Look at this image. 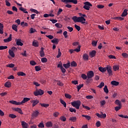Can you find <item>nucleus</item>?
I'll return each instance as SVG.
<instances>
[{"mask_svg":"<svg viewBox=\"0 0 128 128\" xmlns=\"http://www.w3.org/2000/svg\"><path fill=\"white\" fill-rule=\"evenodd\" d=\"M72 20L75 22H81V24H86V18L82 16L78 17L76 16H74L72 18Z\"/></svg>","mask_w":128,"mask_h":128,"instance_id":"1","label":"nucleus"},{"mask_svg":"<svg viewBox=\"0 0 128 128\" xmlns=\"http://www.w3.org/2000/svg\"><path fill=\"white\" fill-rule=\"evenodd\" d=\"M80 104H82V102L80 100L74 101L71 102L72 106L74 108H76V110H80Z\"/></svg>","mask_w":128,"mask_h":128,"instance_id":"2","label":"nucleus"},{"mask_svg":"<svg viewBox=\"0 0 128 128\" xmlns=\"http://www.w3.org/2000/svg\"><path fill=\"white\" fill-rule=\"evenodd\" d=\"M84 5L83 6V8H84V10H90V6H92V4L89 2H84Z\"/></svg>","mask_w":128,"mask_h":128,"instance_id":"3","label":"nucleus"},{"mask_svg":"<svg viewBox=\"0 0 128 128\" xmlns=\"http://www.w3.org/2000/svg\"><path fill=\"white\" fill-rule=\"evenodd\" d=\"M106 70H107L108 74V76H110L114 74V73L112 72V66L108 65L106 67Z\"/></svg>","mask_w":128,"mask_h":128,"instance_id":"4","label":"nucleus"},{"mask_svg":"<svg viewBox=\"0 0 128 128\" xmlns=\"http://www.w3.org/2000/svg\"><path fill=\"white\" fill-rule=\"evenodd\" d=\"M87 80H90V78H92L94 76V73L92 70H90L87 73Z\"/></svg>","mask_w":128,"mask_h":128,"instance_id":"5","label":"nucleus"},{"mask_svg":"<svg viewBox=\"0 0 128 128\" xmlns=\"http://www.w3.org/2000/svg\"><path fill=\"white\" fill-rule=\"evenodd\" d=\"M44 92L40 89L34 92L36 96H42V94H44Z\"/></svg>","mask_w":128,"mask_h":128,"instance_id":"6","label":"nucleus"},{"mask_svg":"<svg viewBox=\"0 0 128 128\" xmlns=\"http://www.w3.org/2000/svg\"><path fill=\"white\" fill-rule=\"evenodd\" d=\"M62 2H65V4H68V2H72L74 4H78V0H61Z\"/></svg>","mask_w":128,"mask_h":128,"instance_id":"7","label":"nucleus"},{"mask_svg":"<svg viewBox=\"0 0 128 128\" xmlns=\"http://www.w3.org/2000/svg\"><path fill=\"white\" fill-rule=\"evenodd\" d=\"M69 52L70 54H74V52H80V46H78V48L74 50H72V49L70 50Z\"/></svg>","mask_w":128,"mask_h":128,"instance_id":"8","label":"nucleus"},{"mask_svg":"<svg viewBox=\"0 0 128 128\" xmlns=\"http://www.w3.org/2000/svg\"><path fill=\"white\" fill-rule=\"evenodd\" d=\"M38 114H40V112H38V110H36L32 114V118H36V116H38Z\"/></svg>","mask_w":128,"mask_h":128,"instance_id":"9","label":"nucleus"},{"mask_svg":"<svg viewBox=\"0 0 128 128\" xmlns=\"http://www.w3.org/2000/svg\"><path fill=\"white\" fill-rule=\"evenodd\" d=\"M30 98H24L23 100L20 102V106L25 104V102H28V100H30Z\"/></svg>","mask_w":128,"mask_h":128,"instance_id":"10","label":"nucleus"},{"mask_svg":"<svg viewBox=\"0 0 128 128\" xmlns=\"http://www.w3.org/2000/svg\"><path fill=\"white\" fill-rule=\"evenodd\" d=\"M88 55L86 54H84L82 55V59L84 60L85 62H88Z\"/></svg>","mask_w":128,"mask_h":128,"instance_id":"11","label":"nucleus"},{"mask_svg":"<svg viewBox=\"0 0 128 128\" xmlns=\"http://www.w3.org/2000/svg\"><path fill=\"white\" fill-rule=\"evenodd\" d=\"M9 102L12 104H16V106H20V102H18L14 100H10Z\"/></svg>","mask_w":128,"mask_h":128,"instance_id":"12","label":"nucleus"},{"mask_svg":"<svg viewBox=\"0 0 128 128\" xmlns=\"http://www.w3.org/2000/svg\"><path fill=\"white\" fill-rule=\"evenodd\" d=\"M31 102L32 104V106L34 107L36 106L38 104V102H40V101H38V100H32Z\"/></svg>","mask_w":128,"mask_h":128,"instance_id":"13","label":"nucleus"},{"mask_svg":"<svg viewBox=\"0 0 128 128\" xmlns=\"http://www.w3.org/2000/svg\"><path fill=\"white\" fill-rule=\"evenodd\" d=\"M44 48H40V56H41V58H44Z\"/></svg>","mask_w":128,"mask_h":128,"instance_id":"14","label":"nucleus"},{"mask_svg":"<svg viewBox=\"0 0 128 128\" xmlns=\"http://www.w3.org/2000/svg\"><path fill=\"white\" fill-rule=\"evenodd\" d=\"M21 124L22 126V128H28V123L24 121L21 122Z\"/></svg>","mask_w":128,"mask_h":128,"instance_id":"15","label":"nucleus"},{"mask_svg":"<svg viewBox=\"0 0 128 128\" xmlns=\"http://www.w3.org/2000/svg\"><path fill=\"white\" fill-rule=\"evenodd\" d=\"M4 42H12V34H10L9 37L6 39L4 40Z\"/></svg>","mask_w":128,"mask_h":128,"instance_id":"16","label":"nucleus"},{"mask_svg":"<svg viewBox=\"0 0 128 128\" xmlns=\"http://www.w3.org/2000/svg\"><path fill=\"white\" fill-rule=\"evenodd\" d=\"M14 110L15 112H18L19 114H22L24 113H22V109L20 108H14Z\"/></svg>","mask_w":128,"mask_h":128,"instance_id":"17","label":"nucleus"},{"mask_svg":"<svg viewBox=\"0 0 128 128\" xmlns=\"http://www.w3.org/2000/svg\"><path fill=\"white\" fill-rule=\"evenodd\" d=\"M90 54L91 58H94V56H96V51L93 50L90 52Z\"/></svg>","mask_w":128,"mask_h":128,"instance_id":"18","label":"nucleus"},{"mask_svg":"<svg viewBox=\"0 0 128 128\" xmlns=\"http://www.w3.org/2000/svg\"><path fill=\"white\" fill-rule=\"evenodd\" d=\"M16 44L17 46H24V44L22 42V40H20V39H18L16 40Z\"/></svg>","mask_w":128,"mask_h":128,"instance_id":"19","label":"nucleus"},{"mask_svg":"<svg viewBox=\"0 0 128 128\" xmlns=\"http://www.w3.org/2000/svg\"><path fill=\"white\" fill-rule=\"evenodd\" d=\"M17 74L18 76H26V74L22 72H19L17 73Z\"/></svg>","mask_w":128,"mask_h":128,"instance_id":"20","label":"nucleus"},{"mask_svg":"<svg viewBox=\"0 0 128 128\" xmlns=\"http://www.w3.org/2000/svg\"><path fill=\"white\" fill-rule=\"evenodd\" d=\"M128 16V10L124 9L121 15V16Z\"/></svg>","mask_w":128,"mask_h":128,"instance_id":"21","label":"nucleus"},{"mask_svg":"<svg viewBox=\"0 0 128 128\" xmlns=\"http://www.w3.org/2000/svg\"><path fill=\"white\" fill-rule=\"evenodd\" d=\"M114 102L116 106H122V102L120 100H116Z\"/></svg>","mask_w":128,"mask_h":128,"instance_id":"22","label":"nucleus"},{"mask_svg":"<svg viewBox=\"0 0 128 128\" xmlns=\"http://www.w3.org/2000/svg\"><path fill=\"white\" fill-rule=\"evenodd\" d=\"M98 70L101 72H106V68L99 67Z\"/></svg>","mask_w":128,"mask_h":128,"instance_id":"23","label":"nucleus"},{"mask_svg":"<svg viewBox=\"0 0 128 128\" xmlns=\"http://www.w3.org/2000/svg\"><path fill=\"white\" fill-rule=\"evenodd\" d=\"M58 39L54 38L52 40H51V42L52 44H58Z\"/></svg>","mask_w":128,"mask_h":128,"instance_id":"24","label":"nucleus"},{"mask_svg":"<svg viewBox=\"0 0 128 128\" xmlns=\"http://www.w3.org/2000/svg\"><path fill=\"white\" fill-rule=\"evenodd\" d=\"M113 70H114V72H116V70H120V66L114 65L113 66Z\"/></svg>","mask_w":128,"mask_h":128,"instance_id":"25","label":"nucleus"},{"mask_svg":"<svg viewBox=\"0 0 128 128\" xmlns=\"http://www.w3.org/2000/svg\"><path fill=\"white\" fill-rule=\"evenodd\" d=\"M4 86H6V88H10V86H12V84L10 82H6L4 84Z\"/></svg>","mask_w":128,"mask_h":128,"instance_id":"26","label":"nucleus"},{"mask_svg":"<svg viewBox=\"0 0 128 128\" xmlns=\"http://www.w3.org/2000/svg\"><path fill=\"white\" fill-rule=\"evenodd\" d=\"M8 53L12 58H14V51H12V50H9Z\"/></svg>","mask_w":128,"mask_h":128,"instance_id":"27","label":"nucleus"},{"mask_svg":"<svg viewBox=\"0 0 128 128\" xmlns=\"http://www.w3.org/2000/svg\"><path fill=\"white\" fill-rule=\"evenodd\" d=\"M46 126L47 128H52V122H48L46 123Z\"/></svg>","mask_w":128,"mask_h":128,"instance_id":"28","label":"nucleus"},{"mask_svg":"<svg viewBox=\"0 0 128 128\" xmlns=\"http://www.w3.org/2000/svg\"><path fill=\"white\" fill-rule=\"evenodd\" d=\"M19 10L22 12H24V14H28V12L26 11V10L25 8H24L22 7H20L19 8Z\"/></svg>","mask_w":128,"mask_h":128,"instance_id":"29","label":"nucleus"},{"mask_svg":"<svg viewBox=\"0 0 128 128\" xmlns=\"http://www.w3.org/2000/svg\"><path fill=\"white\" fill-rule=\"evenodd\" d=\"M111 84H112V86H118V84H120V83L116 80H113L112 82H111Z\"/></svg>","mask_w":128,"mask_h":128,"instance_id":"30","label":"nucleus"},{"mask_svg":"<svg viewBox=\"0 0 128 128\" xmlns=\"http://www.w3.org/2000/svg\"><path fill=\"white\" fill-rule=\"evenodd\" d=\"M63 66L66 68H69L70 66V63L68 62L66 64H63Z\"/></svg>","mask_w":128,"mask_h":128,"instance_id":"31","label":"nucleus"},{"mask_svg":"<svg viewBox=\"0 0 128 128\" xmlns=\"http://www.w3.org/2000/svg\"><path fill=\"white\" fill-rule=\"evenodd\" d=\"M60 102L62 104H63L64 108H66V102L62 100V99H60Z\"/></svg>","mask_w":128,"mask_h":128,"instance_id":"32","label":"nucleus"},{"mask_svg":"<svg viewBox=\"0 0 128 128\" xmlns=\"http://www.w3.org/2000/svg\"><path fill=\"white\" fill-rule=\"evenodd\" d=\"M32 46H35V48H38V42L37 41H33Z\"/></svg>","mask_w":128,"mask_h":128,"instance_id":"33","label":"nucleus"},{"mask_svg":"<svg viewBox=\"0 0 128 128\" xmlns=\"http://www.w3.org/2000/svg\"><path fill=\"white\" fill-rule=\"evenodd\" d=\"M62 56V52H60V48H58V54L56 56L57 58H59Z\"/></svg>","mask_w":128,"mask_h":128,"instance_id":"34","label":"nucleus"},{"mask_svg":"<svg viewBox=\"0 0 128 128\" xmlns=\"http://www.w3.org/2000/svg\"><path fill=\"white\" fill-rule=\"evenodd\" d=\"M114 20H124V18H122V17L117 16V17H114Z\"/></svg>","mask_w":128,"mask_h":128,"instance_id":"35","label":"nucleus"},{"mask_svg":"<svg viewBox=\"0 0 128 128\" xmlns=\"http://www.w3.org/2000/svg\"><path fill=\"white\" fill-rule=\"evenodd\" d=\"M12 29L15 32H18V26L16 24H13L12 26Z\"/></svg>","mask_w":128,"mask_h":128,"instance_id":"36","label":"nucleus"},{"mask_svg":"<svg viewBox=\"0 0 128 128\" xmlns=\"http://www.w3.org/2000/svg\"><path fill=\"white\" fill-rule=\"evenodd\" d=\"M55 26H56V28H62V25L58 23H56L55 24Z\"/></svg>","mask_w":128,"mask_h":128,"instance_id":"37","label":"nucleus"},{"mask_svg":"<svg viewBox=\"0 0 128 128\" xmlns=\"http://www.w3.org/2000/svg\"><path fill=\"white\" fill-rule=\"evenodd\" d=\"M84 87V84H79L78 86H77V90L78 92H80V90L82 88Z\"/></svg>","mask_w":128,"mask_h":128,"instance_id":"38","label":"nucleus"},{"mask_svg":"<svg viewBox=\"0 0 128 128\" xmlns=\"http://www.w3.org/2000/svg\"><path fill=\"white\" fill-rule=\"evenodd\" d=\"M36 32V30L34 28H30V34H34Z\"/></svg>","mask_w":128,"mask_h":128,"instance_id":"39","label":"nucleus"},{"mask_svg":"<svg viewBox=\"0 0 128 128\" xmlns=\"http://www.w3.org/2000/svg\"><path fill=\"white\" fill-rule=\"evenodd\" d=\"M104 90L106 94H108V86H105L104 88Z\"/></svg>","mask_w":128,"mask_h":128,"instance_id":"40","label":"nucleus"},{"mask_svg":"<svg viewBox=\"0 0 128 128\" xmlns=\"http://www.w3.org/2000/svg\"><path fill=\"white\" fill-rule=\"evenodd\" d=\"M41 106H42L43 108H48L50 106V104H40Z\"/></svg>","mask_w":128,"mask_h":128,"instance_id":"41","label":"nucleus"},{"mask_svg":"<svg viewBox=\"0 0 128 128\" xmlns=\"http://www.w3.org/2000/svg\"><path fill=\"white\" fill-rule=\"evenodd\" d=\"M81 78H82L83 80H86L88 78V76H86V74H82Z\"/></svg>","mask_w":128,"mask_h":128,"instance_id":"42","label":"nucleus"},{"mask_svg":"<svg viewBox=\"0 0 128 128\" xmlns=\"http://www.w3.org/2000/svg\"><path fill=\"white\" fill-rule=\"evenodd\" d=\"M30 12H34V14H38V10L34 9V8H31L30 10Z\"/></svg>","mask_w":128,"mask_h":128,"instance_id":"43","label":"nucleus"},{"mask_svg":"<svg viewBox=\"0 0 128 128\" xmlns=\"http://www.w3.org/2000/svg\"><path fill=\"white\" fill-rule=\"evenodd\" d=\"M69 110L70 112H76V110L74 108H70Z\"/></svg>","mask_w":128,"mask_h":128,"instance_id":"44","label":"nucleus"},{"mask_svg":"<svg viewBox=\"0 0 128 128\" xmlns=\"http://www.w3.org/2000/svg\"><path fill=\"white\" fill-rule=\"evenodd\" d=\"M122 56H123V58H128V54L126 52H123L122 53Z\"/></svg>","mask_w":128,"mask_h":128,"instance_id":"45","label":"nucleus"},{"mask_svg":"<svg viewBox=\"0 0 128 128\" xmlns=\"http://www.w3.org/2000/svg\"><path fill=\"white\" fill-rule=\"evenodd\" d=\"M34 68H35L36 72H40V70H42V68H40V66H36L34 67Z\"/></svg>","mask_w":128,"mask_h":128,"instance_id":"46","label":"nucleus"},{"mask_svg":"<svg viewBox=\"0 0 128 128\" xmlns=\"http://www.w3.org/2000/svg\"><path fill=\"white\" fill-rule=\"evenodd\" d=\"M102 86H104V82H101L100 85L98 86V88H102Z\"/></svg>","mask_w":128,"mask_h":128,"instance_id":"47","label":"nucleus"},{"mask_svg":"<svg viewBox=\"0 0 128 128\" xmlns=\"http://www.w3.org/2000/svg\"><path fill=\"white\" fill-rule=\"evenodd\" d=\"M9 118H16V116L14 114H10L8 115Z\"/></svg>","mask_w":128,"mask_h":128,"instance_id":"48","label":"nucleus"},{"mask_svg":"<svg viewBox=\"0 0 128 128\" xmlns=\"http://www.w3.org/2000/svg\"><path fill=\"white\" fill-rule=\"evenodd\" d=\"M70 120H72L73 122H74L76 120V117H71L70 118Z\"/></svg>","mask_w":128,"mask_h":128,"instance_id":"49","label":"nucleus"},{"mask_svg":"<svg viewBox=\"0 0 128 128\" xmlns=\"http://www.w3.org/2000/svg\"><path fill=\"white\" fill-rule=\"evenodd\" d=\"M100 104L101 106H104V104H106V102L105 100H101L100 102Z\"/></svg>","mask_w":128,"mask_h":128,"instance_id":"50","label":"nucleus"},{"mask_svg":"<svg viewBox=\"0 0 128 128\" xmlns=\"http://www.w3.org/2000/svg\"><path fill=\"white\" fill-rule=\"evenodd\" d=\"M65 97L66 98H69L70 100L72 98V96L70 94H64Z\"/></svg>","mask_w":128,"mask_h":128,"instance_id":"51","label":"nucleus"},{"mask_svg":"<svg viewBox=\"0 0 128 128\" xmlns=\"http://www.w3.org/2000/svg\"><path fill=\"white\" fill-rule=\"evenodd\" d=\"M38 128H44V122H40L38 125Z\"/></svg>","mask_w":128,"mask_h":128,"instance_id":"52","label":"nucleus"},{"mask_svg":"<svg viewBox=\"0 0 128 128\" xmlns=\"http://www.w3.org/2000/svg\"><path fill=\"white\" fill-rule=\"evenodd\" d=\"M42 62L44 63L48 62V59L46 58H43L41 59Z\"/></svg>","mask_w":128,"mask_h":128,"instance_id":"53","label":"nucleus"},{"mask_svg":"<svg viewBox=\"0 0 128 128\" xmlns=\"http://www.w3.org/2000/svg\"><path fill=\"white\" fill-rule=\"evenodd\" d=\"M120 108H122V106H116L114 108V110L116 112H118Z\"/></svg>","mask_w":128,"mask_h":128,"instance_id":"54","label":"nucleus"},{"mask_svg":"<svg viewBox=\"0 0 128 128\" xmlns=\"http://www.w3.org/2000/svg\"><path fill=\"white\" fill-rule=\"evenodd\" d=\"M71 66H78V64H76V62L74 61H73L71 62Z\"/></svg>","mask_w":128,"mask_h":128,"instance_id":"55","label":"nucleus"},{"mask_svg":"<svg viewBox=\"0 0 128 128\" xmlns=\"http://www.w3.org/2000/svg\"><path fill=\"white\" fill-rule=\"evenodd\" d=\"M8 48V46H0V50H6Z\"/></svg>","mask_w":128,"mask_h":128,"instance_id":"56","label":"nucleus"},{"mask_svg":"<svg viewBox=\"0 0 128 128\" xmlns=\"http://www.w3.org/2000/svg\"><path fill=\"white\" fill-rule=\"evenodd\" d=\"M30 64L31 66H36V62L34 60H31L30 61Z\"/></svg>","mask_w":128,"mask_h":128,"instance_id":"57","label":"nucleus"},{"mask_svg":"<svg viewBox=\"0 0 128 128\" xmlns=\"http://www.w3.org/2000/svg\"><path fill=\"white\" fill-rule=\"evenodd\" d=\"M57 84L60 86H64V84L60 80L57 81Z\"/></svg>","mask_w":128,"mask_h":128,"instance_id":"58","label":"nucleus"},{"mask_svg":"<svg viewBox=\"0 0 128 128\" xmlns=\"http://www.w3.org/2000/svg\"><path fill=\"white\" fill-rule=\"evenodd\" d=\"M82 116L86 118L88 120H90V116H86V115H82Z\"/></svg>","mask_w":128,"mask_h":128,"instance_id":"59","label":"nucleus"},{"mask_svg":"<svg viewBox=\"0 0 128 128\" xmlns=\"http://www.w3.org/2000/svg\"><path fill=\"white\" fill-rule=\"evenodd\" d=\"M58 68H63L62 62H60L59 64H58Z\"/></svg>","mask_w":128,"mask_h":128,"instance_id":"60","label":"nucleus"},{"mask_svg":"<svg viewBox=\"0 0 128 128\" xmlns=\"http://www.w3.org/2000/svg\"><path fill=\"white\" fill-rule=\"evenodd\" d=\"M63 36H64V37L65 38H68V32L66 31H64L63 32Z\"/></svg>","mask_w":128,"mask_h":128,"instance_id":"61","label":"nucleus"},{"mask_svg":"<svg viewBox=\"0 0 128 128\" xmlns=\"http://www.w3.org/2000/svg\"><path fill=\"white\" fill-rule=\"evenodd\" d=\"M74 27L76 28V30H78V32H80V26L76 24H75Z\"/></svg>","mask_w":128,"mask_h":128,"instance_id":"62","label":"nucleus"},{"mask_svg":"<svg viewBox=\"0 0 128 128\" xmlns=\"http://www.w3.org/2000/svg\"><path fill=\"white\" fill-rule=\"evenodd\" d=\"M92 44L93 46H96V44H98V41H92Z\"/></svg>","mask_w":128,"mask_h":128,"instance_id":"63","label":"nucleus"},{"mask_svg":"<svg viewBox=\"0 0 128 128\" xmlns=\"http://www.w3.org/2000/svg\"><path fill=\"white\" fill-rule=\"evenodd\" d=\"M7 68H14V65L12 64H8L6 66Z\"/></svg>","mask_w":128,"mask_h":128,"instance_id":"64","label":"nucleus"}]
</instances>
